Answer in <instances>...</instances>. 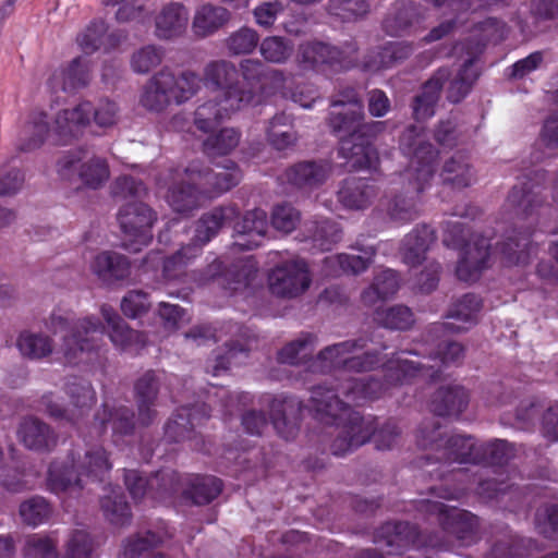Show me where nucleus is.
<instances>
[{
  "mask_svg": "<svg viewBox=\"0 0 558 558\" xmlns=\"http://www.w3.org/2000/svg\"><path fill=\"white\" fill-rule=\"evenodd\" d=\"M242 86H234L236 70L230 62L214 61L204 69V85L214 93L213 99L202 104L195 111V125L204 132L216 130L219 122L251 104H258L268 85L279 89L286 77L280 71H266L257 60L241 62Z\"/></svg>",
  "mask_w": 558,
  "mask_h": 558,
  "instance_id": "obj_1",
  "label": "nucleus"
},
{
  "mask_svg": "<svg viewBox=\"0 0 558 558\" xmlns=\"http://www.w3.org/2000/svg\"><path fill=\"white\" fill-rule=\"evenodd\" d=\"M332 107L330 125L341 137L340 154L347 165L354 170L375 168L378 154L365 136L379 132L381 123L361 124L363 106L355 99L338 100Z\"/></svg>",
  "mask_w": 558,
  "mask_h": 558,
  "instance_id": "obj_2",
  "label": "nucleus"
},
{
  "mask_svg": "<svg viewBox=\"0 0 558 558\" xmlns=\"http://www.w3.org/2000/svg\"><path fill=\"white\" fill-rule=\"evenodd\" d=\"M240 179V172L233 165L204 171L198 165L192 163L183 172L172 174L166 198L173 210L186 213L199 206L204 193L211 196L227 192Z\"/></svg>",
  "mask_w": 558,
  "mask_h": 558,
  "instance_id": "obj_3",
  "label": "nucleus"
},
{
  "mask_svg": "<svg viewBox=\"0 0 558 558\" xmlns=\"http://www.w3.org/2000/svg\"><path fill=\"white\" fill-rule=\"evenodd\" d=\"M401 147L407 154H412L410 167L402 174L409 181L407 196H396L387 202V211L396 221H408L415 216L413 194L422 192L434 177L437 153L429 144L423 142L415 129L408 130L401 138Z\"/></svg>",
  "mask_w": 558,
  "mask_h": 558,
  "instance_id": "obj_4",
  "label": "nucleus"
},
{
  "mask_svg": "<svg viewBox=\"0 0 558 558\" xmlns=\"http://www.w3.org/2000/svg\"><path fill=\"white\" fill-rule=\"evenodd\" d=\"M311 401L319 420L327 424L336 423L342 427L344 437L336 440L333 445L336 454H342L351 448L365 444L375 432L373 420H365L357 412L351 411L328 389L323 387L314 389Z\"/></svg>",
  "mask_w": 558,
  "mask_h": 558,
  "instance_id": "obj_5",
  "label": "nucleus"
},
{
  "mask_svg": "<svg viewBox=\"0 0 558 558\" xmlns=\"http://www.w3.org/2000/svg\"><path fill=\"white\" fill-rule=\"evenodd\" d=\"M93 106L88 101L59 111L51 125L44 112H33L22 126L17 146L29 151L40 147L51 133L61 140L78 135L90 122Z\"/></svg>",
  "mask_w": 558,
  "mask_h": 558,
  "instance_id": "obj_6",
  "label": "nucleus"
},
{
  "mask_svg": "<svg viewBox=\"0 0 558 558\" xmlns=\"http://www.w3.org/2000/svg\"><path fill=\"white\" fill-rule=\"evenodd\" d=\"M111 468L102 448L86 450L84 458L73 457L53 462L48 471V485L56 493L82 488L87 481L100 478Z\"/></svg>",
  "mask_w": 558,
  "mask_h": 558,
  "instance_id": "obj_7",
  "label": "nucleus"
},
{
  "mask_svg": "<svg viewBox=\"0 0 558 558\" xmlns=\"http://www.w3.org/2000/svg\"><path fill=\"white\" fill-rule=\"evenodd\" d=\"M50 326L54 333L66 332L63 337L62 352L70 364L89 361L96 338L102 332V327L95 317H84L70 325L66 318L53 315Z\"/></svg>",
  "mask_w": 558,
  "mask_h": 558,
  "instance_id": "obj_8",
  "label": "nucleus"
},
{
  "mask_svg": "<svg viewBox=\"0 0 558 558\" xmlns=\"http://www.w3.org/2000/svg\"><path fill=\"white\" fill-rule=\"evenodd\" d=\"M57 171L63 180L73 181L77 178L84 186L89 189L100 187L110 177L106 159L86 149L65 154L59 159Z\"/></svg>",
  "mask_w": 558,
  "mask_h": 558,
  "instance_id": "obj_9",
  "label": "nucleus"
},
{
  "mask_svg": "<svg viewBox=\"0 0 558 558\" xmlns=\"http://www.w3.org/2000/svg\"><path fill=\"white\" fill-rule=\"evenodd\" d=\"M118 219L126 250L138 252L151 241V227L156 216L145 204L137 202L126 204L120 209Z\"/></svg>",
  "mask_w": 558,
  "mask_h": 558,
  "instance_id": "obj_10",
  "label": "nucleus"
},
{
  "mask_svg": "<svg viewBox=\"0 0 558 558\" xmlns=\"http://www.w3.org/2000/svg\"><path fill=\"white\" fill-rule=\"evenodd\" d=\"M311 282L307 264L298 258L278 264L268 275L269 290L281 298H296L303 294Z\"/></svg>",
  "mask_w": 558,
  "mask_h": 558,
  "instance_id": "obj_11",
  "label": "nucleus"
},
{
  "mask_svg": "<svg viewBox=\"0 0 558 558\" xmlns=\"http://www.w3.org/2000/svg\"><path fill=\"white\" fill-rule=\"evenodd\" d=\"M363 347L356 341H344L328 347L318 355V367L323 372L339 367L356 372L373 369L378 360L368 352H362Z\"/></svg>",
  "mask_w": 558,
  "mask_h": 558,
  "instance_id": "obj_12",
  "label": "nucleus"
},
{
  "mask_svg": "<svg viewBox=\"0 0 558 558\" xmlns=\"http://www.w3.org/2000/svg\"><path fill=\"white\" fill-rule=\"evenodd\" d=\"M66 393L70 403L65 410L61 409L58 398L53 396H45L43 402L50 416L76 422L95 402V392L88 383L74 380L66 385Z\"/></svg>",
  "mask_w": 558,
  "mask_h": 558,
  "instance_id": "obj_13",
  "label": "nucleus"
},
{
  "mask_svg": "<svg viewBox=\"0 0 558 558\" xmlns=\"http://www.w3.org/2000/svg\"><path fill=\"white\" fill-rule=\"evenodd\" d=\"M490 257L487 239L478 238L469 241L457 266V276L461 281L472 282L478 279L482 270L487 267Z\"/></svg>",
  "mask_w": 558,
  "mask_h": 558,
  "instance_id": "obj_14",
  "label": "nucleus"
},
{
  "mask_svg": "<svg viewBox=\"0 0 558 558\" xmlns=\"http://www.w3.org/2000/svg\"><path fill=\"white\" fill-rule=\"evenodd\" d=\"M425 507L428 512L437 515L439 523L446 531L454 534L458 539L469 543L475 526L473 515L456 508H448L438 501L427 502Z\"/></svg>",
  "mask_w": 558,
  "mask_h": 558,
  "instance_id": "obj_15",
  "label": "nucleus"
},
{
  "mask_svg": "<svg viewBox=\"0 0 558 558\" xmlns=\"http://www.w3.org/2000/svg\"><path fill=\"white\" fill-rule=\"evenodd\" d=\"M268 229L267 215L262 209L247 211L234 227V246L252 250L259 246Z\"/></svg>",
  "mask_w": 558,
  "mask_h": 558,
  "instance_id": "obj_16",
  "label": "nucleus"
},
{
  "mask_svg": "<svg viewBox=\"0 0 558 558\" xmlns=\"http://www.w3.org/2000/svg\"><path fill=\"white\" fill-rule=\"evenodd\" d=\"M187 10L178 3L165 7L155 19V34L160 39L180 36L186 28Z\"/></svg>",
  "mask_w": 558,
  "mask_h": 558,
  "instance_id": "obj_17",
  "label": "nucleus"
},
{
  "mask_svg": "<svg viewBox=\"0 0 558 558\" xmlns=\"http://www.w3.org/2000/svg\"><path fill=\"white\" fill-rule=\"evenodd\" d=\"M173 81V74L160 71L146 84L142 95L141 104L148 110L160 111L171 101L169 87Z\"/></svg>",
  "mask_w": 558,
  "mask_h": 558,
  "instance_id": "obj_18",
  "label": "nucleus"
},
{
  "mask_svg": "<svg viewBox=\"0 0 558 558\" xmlns=\"http://www.w3.org/2000/svg\"><path fill=\"white\" fill-rule=\"evenodd\" d=\"M90 269L100 280L113 282L129 276L130 264L118 253L102 252L94 257Z\"/></svg>",
  "mask_w": 558,
  "mask_h": 558,
  "instance_id": "obj_19",
  "label": "nucleus"
},
{
  "mask_svg": "<svg viewBox=\"0 0 558 558\" xmlns=\"http://www.w3.org/2000/svg\"><path fill=\"white\" fill-rule=\"evenodd\" d=\"M482 307L480 299L473 294L464 295L451 310L448 322L444 325L451 332L469 329L476 323L477 314Z\"/></svg>",
  "mask_w": 558,
  "mask_h": 558,
  "instance_id": "obj_20",
  "label": "nucleus"
},
{
  "mask_svg": "<svg viewBox=\"0 0 558 558\" xmlns=\"http://www.w3.org/2000/svg\"><path fill=\"white\" fill-rule=\"evenodd\" d=\"M89 81V65L86 59L76 58L65 69L56 71L50 77L53 89L64 92L84 86Z\"/></svg>",
  "mask_w": 558,
  "mask_h": 558,
  "instance_id": "obj_21",
  "label": "nucleus"
},
{
  "mask_svg": "<svg viewBox=\"0 0 558 558\" xmlns=\"http://www.w3.org/2000/svg\"><path fill=\"white\" fill-rule=\"evenodd\" d=\"M229 20L230 13L227 9L207 3L195 11L192 28L197 36L206 37L221 28Z\"/></svg>",
  "mask_w": 558,
  "mask_h": 558,
  "instance_id": "obj_22",
  "label": "nucleus"
},
{
  "mask_svg": "<svg viewBox=\"0 0 558 558\" xmlns=\"http://www.w3.org/2000/svg\"><path fill=\"white\" fill-rule=\"evenodd\" d=\"M375 196L374 185L363 179L347 180L338 192L340 203L350 209L366 208Z\"/></svg>",
  "mask_w": 558,
  "mask_h": 558,
  "instance_id": "obj_23",
  "label": "nucleus"
},
{
  "mask_svg": "<svg viewBox=\"0 0 558 558\" xmlns=\"http://www.w3.org/2000/svg\"><path fill=\"white\" fill-rule=\"evenodd\" d=\"M468 403L469 396L462 387L441 388L433 400V411L440 416H458Z\"/></svg>",
  "mask_w": 558,
  "mask_h": 558,
  "instance_id": "obj_24",
  "label": "nucleus"
},
{
  "mask_svg": "<svg viewBox=\"0 0 558 558\" xmlns=\"http://www.w3.org/2000/svg\"><path fill=\"white\" fill-rule=\"evenodd\" d=\"M434 231L423 226L409 233L402 244L403 258L407 264L416 265L424 259V254L434 243Z\"/></svg>",
  "mask_w": 558,
  "mask_h": 558,
  "instance_id": "obj_25",
  "label": "nucleus"
},
{
  "mask_svg": "<svg viewBox=\"0 0 558 558\" xmlns=\"http://www.w3.org/2000/svg\"><path fill=\"white\" fill-rule=\"evenodd\" d=\"M399 289V279L397 274L391 269H385L378 272L372 284L362 293V301L365 305L372 306L379 301H385Z\"/></svg>",
  "mask_w": 558,
  "mask_h": 558,
  "instance_id": "obj_26",
  "label": "nucleus"
},
{
  "mask_svg": "<svg viewBox=\"0 0 558 558\" xmlns=\"http://www.w3.org/2000/svg\"><path fill=\"white\" fill-rule=\"evenodd\" d=\"M236 216V209L233 206L218 207L204 215L198 221L195 240L205 244L230 220Z\"/></svg>",
  "mask_w": 558,
  "mask_h": 558,
  "instance_id": "obj_27",
  "label": "nucleus"
},
{
  "mask_svg": "<svg viewBox=\"0 0 558 558\" xmlns=\"http://www.w3.org/2000/svg\"><path fill=\"white\" fill-rule=\"evenodd\" d=\"M101 315L109 327V337L112 343L120 349H126L133 343H144L137 331L129 329L120 316L109 305L101 306Z\"/></svg>",
  "mask_w": 558,
  "mask_h": 558,
  "instance_id": "obj_28",
  "label": "nucleus"
},
{
  "mask_svg": "<svg viewBox=\"0 0 558 558\" xmlns=\"http://www.w3.org/2000/svg\"><path fill=\"white\" fill-rule=\"evenodd\" d=\"M137 404H138V421L142 425H147L155 416V411L151 408L157 393L156 377L153 373H146L135 386Z\"/></svg>",
  "mask_w": 558,
  "mask_h": 558,
  "instance_id": "obj_29",
  "label": "nucleus"
},
{
  "mask_svg": "<svg viewBox=\"0 0 558 558\" xmlns=\"http://www.w3.org/2000/svg\"><path fill=\"white\" fill-rule=\"evenodd\" d=\"M21 441L29 449L41 450L54 444L49 428L36 418H26L19 429Z\"/></svg>",
  "mask_w": 558,
  "mask_h": 558,
  "instance_id": "obj_30",
  "label": "nucleus"
},
{
  "mask_svg": "<svg viewBox=\"0 0 558 558\" xmlns=\"http://www.w3.org/2000/svg\"><path fill=\"white\" fill-rule=\"evenodd\" d=\"M375 252L372 247L363 251V255L339 254L326 258V264L330 267V274L339 272L359 274L365 270L371 263Z\"/></svg>",
  "mask_w": 558,
  "mask_h": 558,
  "instance_id": "obj_31",
  "label": "nucleus"
},
{
  "mask_svg": "<svg viewBox=\"0 0 558 558\" xmlns=\"http://www.w3.org/2000/svg\"><path fill=\"white\" fill-rule=\"evenodd\" d=\"M445 459L448 462H476L480 459L475 441L471 437L456 435L446 441Z\"/></svg>",
  "mask_w": 558,
  "mask_h": 558,
  "instance_id": "obj_32",
  "label": "nucleus"
},
{
  "mask_svg": "<svg viewBox=\"0 0 558 558\" xmlns=\"http://www.w3.org/2000/svg\"><path fill=\"white\" fill-rule=\"evenodd\" d=\"M328 175V168L325 165L303 162L294 166L288 172L291 183L300 187H314L320 184Z\"/></svg>",
  "mask_w": 558,
  "mask_h": 558,
  "instance_id": "obj_33",
  "label": "nucleus"
},
{
  "mask_svg": "<svg viewBox=\"0 0 558 558\" xmlns=\"http://www.w3.org/2000/svg\"><path fill=\"white\" fill-rule=\"evenodd\" d=\"M407 353L401 352L396 361H389L386 365L391 373L390 377L398 383H403L408 378L418 375L421 377H434L430 372L432 366L418 362L410 361L404 357Z\"/></svg>",
  "mask_w": 558,
  "mask_h": 558,
  "instance_id": "obj_34",
  "label": "nucleus"
},
{
  "mask_svg": "<svg viewBox=\"0 0 558 558\" xmlns=\"http://www.w3.org/2000/svg\"><path fill=\"white\" fill-rule=\"evenodd\" d=\"M441 178L444 183L450 184L454 189L466 187L475 181L470 165L462 157H453L447 161Z\"/></svg>",
  "mask_w": 558,
  "mask_h": 558,
  "instance_id": "obj_35",
  "label": "nucleus"
},
{
  "mask_svg": "<svg viewBox=\"0 0 558 558\" xmlns=\"http://www.w3.org/2000/svg\"><path fill=\"white\" fill-rule=\"evenodd\" d=\"M430 78L423 87L422 93L416 97L414 105V114L417 119H424L434 114V106L439 98L442 87L441 77L445 75Z\"/></svg>",
  "mask_w": 558,
  "mask_h": 558,
  "instance_id": "obj_36",
  "label": "nucleus"
},
{
  "mask_svg": "<svg viewBox=\"0 0 558 558\" xmlns=\"http://www.w3.org/2000/svg\"><path fill=\"white\" fill-rule=\"evenodd\" d=\"M16 345L21 354L29 359H41L52 352L50 339L41 333L24 331L19 336Z\"/></svg>",
  "mask_w": 558,
  "mask_h": 558,
  "instance_id": "obj_37",
  "label": "nucleus"
},
{
  "mask_svg": "<svg viewBox=\"0 0 558 558\" xmlns=\"http://www.w3.org/2000/svg\"><path fill=\"white\" fill-rule=\"evenodd\" d=\"M173 83L169 87L171 101L184 102L193 97L201 87V78L192 73L184 72L180 76L173 75Z\"/></svg>",
  "mask_w": 558,
  "mask_h": 558,
  "instance_id": "obj_38",
  "label": "nucleus"
},
{
  "mask_svg": "<svg viewBox=\"0 0 558 558\" xmlns=\"http://www.w3.org/2000/svg\"><path fill=\"white\" fill-rule=\"evenodd\" d=\"M314 351V338L304 335L287 344L279 353V361L287 364H299Z\"/></svg>",
  "mask_w": 558,
  "mask_h": 558,
  "instance_id": "obj_39",
  "label": "nucleus"
},
{
  "mask_svg": "<svg viewBox=\"0 0 558 558\" xmlns=\"http://www.w3.org/2000/svg\"><path fill=\"white\" fill-rule=\"evenodd\" d=\"M97 421H99L100 428L106 430L110 427L114 434H126L134 427L129 410L125 407L109 411L107 405H105L102 416L98 415Z\"/></svg>",
  "mask_w": 558,
  "mask_h": 558,
  "instance_id": "obj_40",
  "label": "nucleus"
},
{
  "mask_svg": "<svg viewBox=\"0 0 558 558\" xmlns=\"http://www.w3.org/2000/svg\"><path fill=\"white\" fill-rule=\"evenodd\" d=\"M161 543V538L155 536L150 532L145 535H136L128 538L122 547L119 558H141L148 555V553Z\"/></svg>",
  "mask_w": 558,
  "mask_h": 558,
  "instance_id": "obj_41",
  "label": "nucleus"
},
{
  "mask_svg": "<svg viewBox=\"0 0 558 558\" xmlns=\"http://www.w3.org/2000/svg\"><path fill=\"white\" fill-rule=\"evenodd\" d=\"M221 489L220 480L207 476L196 480L189 492V496L195 505H205L215 499Z\"/></svg>",
  "mask_w": 558,
  "mask_h": 558,
  "instance_id": "obj_42",
  "label": "nucleus"
},
{
  "mask_svg": "<svg viewBox=\"0 0 558 558\" xmlns=\"http://www.w3.org/2000/svg\"><path fill=\"white\" fill-rule=\"evenodd\" d=\"M263 58L272 63L286 62L292 54L293 47L282 37L271 36L265 38L259 47Z\"/></svg>",
  "mask_w": 558,
  "mask_h": 558,
  "instance_id": "obj_43",
  "label": "nucleus"
},
{
  "mask_svg": "<svg viewBox=\"0 0 558 558\" xmlns=\"http://www.w3.org/2000/svg\"><path fill=\"white\" fill-rule=\"evenodd\" d=\"M201 252L197 244L182 247L171 257L162 262V274L166 279H174L179 276L181 269Z\"/></svg>",
  "mask_w": 558,
  "mask_h": 558,
  "instance_id": "obj_44",
  "label": "nucleus"
},
{
  "mask_svg": "<svg viewBox=\"0 0 558 558\" xmlns=\"http://www.w3.org/2000/svg\"><path fill=\"white\" fill-rule=\"evenodd\" d=\"M302 61L310 64L333 63L339 59V51L335 47L322 43L302 46Z\"/></svg>",
  "mask_w": 558,
  "mask_h": 558,
  "instance_id": "obj_45",
  "label": "nucleus"
},
{
  "mask_svg": "<svg viewBox=\"0 0 558 558\" xmlns=\"http://www.w3.org/2000/svg\"><path fill=\"white\" fill-rule=\"evenodd\" d=\"M101 508L107 519L117 525H123L130 520V509L123 497L112 490V495L101 499Z\"/></svg>",
  "mask_w": 558,
  "mask_h": 558,
  "instance_id": "obj_46",
  "label": "nucleus"
},
{
  "mask_svg": "<svg viewBox=\"0 0 558 558\" xmlns=\"http://www.w3.org/2000/svg\"><path fill=\"white\" fill-rule=\"evenodd\" d=\"M50 507L41 497H34L20 507V514L25 523L36 526L45 522L50 515Z\"/></svg>",
  "mask_w": 558,
  "mask_h": 558,
  "instance_id": "obj_47",
  "label": "nucleus"
},
{
  "mask_svg": "<svg viewBox=\"0 0 558 558\" xmlns=\"http://www.w3.org/2000/svg\"><path fill=\"white\" fill-rule=\"evenodd\" d=\"M292 400H274L271 404L272 424L275 429L283 438H290L295 433V425L287 421V413L294 408Z\"/></svg>",
  "mask_w": 558,
  "mask_h": 558,
  "instance_id": "obj_48",
  "label": "nucleus"
},
{
  "mask_svg": "<svg viewBox=\"0 0 558 558\" xmlns=\"http://www.w3.org/2000/svg\"><path fill=\"white\" fill-rule=\"evenodd\" d=\"M377 322L390 329H407L413 324V314L407 306H393L385 312H377Z\"/></svg>",
  "mask_w": 558,
  "mask_h": 558,
  "instance_id": "obj_49",
  "label": "nucleus"
},
{
  "mask_svg": "<svg viewBox=\"0 0 558 558\" xmlns=\"http://www.w3.org/2000/svg\"><path fill=\"white\" fill-rule=\"evenodd\" d=\"M163 52L155 46H145L133 53L131 66L134 72L145 74L160 64Z\"/></svg>",
  "mask_w": 558,
  "mask_h": 558,
  "instance_id": "obj_50",
  "label": "nucleus"
},
{
  "mask_svg": "<svg viewBox=\"0 0 558 558\" xmlns=\"http://www.w3.org/2000/svg\"><path fill=\"white\" fill-rule=\"evenodd\" d=\"M476 77L477 73L473 69V62H465L457 77L450 84L449 99L453 102L460 101L469 93Z\"/></svg>",
  "mask_w": 558,
  "mask_h": 558,
  "instance_id": "obj_51",
  "label": "nucleus"
},
{
  "mask_svg": "<svg viewBox=\"0 0 558 558\" xmlns=\"http://www.w3.org/2000/svg\"><path fill=\"white\" fill-rule=\"evenodd\" d=\"M105 34V23L94 22L77 36V45L83 52L93 53L104 45Z\"/></svg>",
  "mask_w": 558,
  "mask_h": 558,
  "instance_id": "obj_52",
  "label": "nucleus"
},
{
  "mask_svg": "<svg viewBox=\"0 0 558 558\" xmlns=\"http://www.w3.org/2000/svg\"><path fill=\"white\" fill-rule=\"evenodd\" d=\"M239 144V134L233 129H223L217 135L205 140L204 146L209 154H228Z\"/></svg>",
  "mask_w": 558,
  "mask_h": 558,
  "instance_id": "obj_53",
  "label": "nucleus"
},
{
  "mask_svg": "<svg viewBox=\"0 0 558 558\" xmlns=\"http://www.w3.org/2000/svg\"><path fill=\"white\" fill-rule=\"evenodd\" d=\"M330 10L342 20L351 21L365 15L369 4L365 0H332Z\"/></svg>",
  "mask_w": 558,
  "mask_h": 558,
  "instance_id": "obj_54",
  "label": "nucleus"
},
{
  "mask_svg": "<svg viewBox=\"0 0 558 558\" xmlns=\"http://www.w3.org/2000/svg\"><path fill=\"white\" fill-rule=\"evenodd\" d=\"M92 550L93 542L87 532L76 530L69 536L64 558H89Z\"/></svg>",
  "mask_w": 558,
  "mask_h": 558,
  "instance_id": "obj_55",
  "label": "nucleus"
},
{
  "mask_svg": "<svg viewBox=\"0 0 558 558\" xmlns=\"http://www.w3.org/2000/svg\"><path fill=\"white\" fill-rule=\"evenodd\" d=\"M159 476L165 481L163 474H157L150 480L143 478L136 471H128L125 473V484L130 494L135 500L142 499L147 494V487L151 490L155 485H159Z\"/></svg>",
  "mask_w": 558,
  "mask_h": 558,
  "instance_id": "obj_56",
  "label": "nucleus"
},
{
  "mask_svg": "<svg viewBox=\"0 0 558 558\" xmlns=\"http://www.w3.org/2000/svg\"><path fill=\"white\" fill-rule=\"evenodd\" d=\"M271 222L278 231L289 233L300 222V214L290 205H280L274 209Z\"/></svg>",
  "mask_w": 558,
  "mask_h": 558,
  "instance_id": "obj_57",
  "label": "nucleus"
},
{
  "mask_svg": "<svg viewBox=\"0 0 558 558\" xmlns=\"http://www.w3.org/2000/svg\"><path fill=\"white\" fill-rule=\"evenodd\" d=\"M258 43V35L251 28H241L228 39L229 49L236 54L252 52Z\"/></svg>",
  "mask_w": 558,
  "mask_h": 558,
  "instance_id": "obj_58",
  "label": "nucleus"
},
{
  "mask_svg": "<svg viewBox=\"0 0 558 558\" xmlns=\"http://www.w3.org/2000/svg\"><path fill=\"white\" fill-rule=\"evenodd\" d=\"M28 558H57L54 542L46 536L34 535L27 539Z\"/></svg>",
  "mask_w": 558,
  "mask_h": 558,
  "instance_id": "obj_59",
  "label": "nucleus"
},
{
  "mask_svg": "<svg viewBox=\"0 0 558 558\" xmlns=\"http://www.w3.org/2000/svg\"><path fill=\"white\" fill-rule=\"evenodd\" d=\"M286 124L287 118L284 116H277L270 122V128L267 131L268 140L277 149H284L294 142L292 133L281 129L277 130V126H286Z\"/></svg>",
  "mask_w": 558,
  "mask_h": 558,
  "instance_id": "obj_60",
  "label": "nucleus"
},
{
  "mask_svg": "<svg viewBox=\"0 0 558 558\" xmlns=\"http://www.w3.org/2000/svg\"><path fill=\"white\" fill-rule=\"evenodd\" d=\"M149 302L146 294L140 291H132L121 302V310L124 315L136 318L147 311Z\"/></svg>",
  "mask_w": 558,
  "mask_h": 558,
  "instance_id": "obj_61",
  "label": "nucleus"
},
{
  "mask_svg": "<svg viewBox=\"0 0 558 558\" xmlns=\"http://www.w3.org/2000/svg\"><path fill=\"white\" fill-rule=\"evenodd\" d=\"M536 524L541 533L548 536L558 535V506L539 510L536 514Z\"/></svg>",
  "mask_w": 558,
  "mask_h": 558,
  "instance_id": "obj_62",
  "label": "nucleus"
},
{
  "mask_svg": "<svg viewBox=\"0 0 558 558\" xmlns=\"http://www.w3.org/2000/svg\"><path fill=\"white\" fill-rule=\"evenodd\" d=\"M411 52L410 46L402 43H395L386 46L380 52V62L376 65V69L386 68L392 64V62L404 59ZM371 69L373 65H368Z\"/></svg>",
  "mask_w": 558,
  "mask_h": 558,
  "instance_id": "obj_63",
  "label": "nucleus"
},
{
  "mask_svg": "<svg viewBox=\"0 0 558 558\" xmlns=\"http://www.w3.org/2000/svg\"><path fill=\"white\" fill-rule=\"evenodd\" d=\"M339 232L340 230L336 223L324 221L313 234V241L316 242L322 250H328L329 243L339 240Z\"/></svg>",
  "mask_w": 558,
  "mask_h": 558,
  "instance_id": "obj_64",
  "label": "nucleus"
}]
</instances>
